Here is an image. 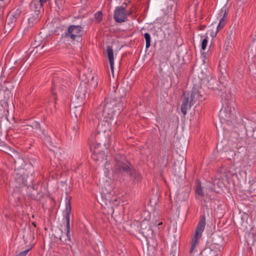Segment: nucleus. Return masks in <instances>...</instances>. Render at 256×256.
I'll return each instance as SVG.
<instances>
[{
    "label": "nucleus",
    "mask_w": 256,
    "mask_h": 256,
    "mask_svg": "<svg viewBox=\"0 0 256 256\" xmlns=\"http://www.w3.org/2000/svg\"><path fill=\"white\" fill-rule=\"evenodd\" d=\"M114 171L116 173H124L132 177L134 182H139L142 180V176L134 169L126 160V157L122 154L115 156Z\"/></svg>",
    "instance_id": "nucleus-3"
},
{
    "label": "nucleus",
    "mask_w": 256,
    "mask_h": 256,
    "mask_svg": "<svg viewBox=\"0 0 256 256\" xmlns=\"http://www.w3.org/2000/svg\"><path fill=\"white\" fill-rule=\"evenodd\" d=\"M224 178L227 180L226 175L224 173H218L216 178L212 181V186L210 182L208 183V188H210V191L218 192L219 190L222 188L224 184Z\"/></svg>",
    "instance_id": "nucleus-7"
},
{
    "label": "nucleus",
    "mask_w": 256,
    "mask_h": 256,
    "mask_svg": "<svg viewBox=\"0 0 256 256\" xmlns=\"http://www.w3.org/2000/svg\"><path fill=\"white\" fill-rule=\"evenodd\" d=\"M24 30H28V28H27L26 30L25 28Z\"/></svg>",
    "instance_id": "nucleus-45"
},
{
    "label": "nucleus",
    "mask_w": 256,
    "mask_h": 256,
    "mask_svg": "<svg viewBox=\"0 0 256 256\" xmlns=\"http://www.w3.org/2000/svg\"><path fill=\"white\" fill-rule=\"evenodd\" d=\"M34 128H40V124L39 122H33L32 125H26V126H22L20 128V130L24 131L25 130H32Z\"/></svg>",
    "instance_id": "nucleus-21"
},
{
    "label": "nucleus",
    "mask_w": 256,
    "mask_h": 256,
    "mask_svg": "<svg viewBox=\"0 0 256 256\" xmlns=\"http://www.w3.org/2000/svg\"><path fill=\"white\" fill-rule=\"evenodd\" d=\"M42 33H38V36H36V38L38 40H40V38L42 37L41 36V34Z\"/></svg>",
    "instance_id": "nucleus-34"
},
{
    "label": "nucleus",
    "mask_w": 256,
    "mask_h": 256,
    "mask_svg": "<svg viewBox=\"0 0 256 256\" xmlns=\"http://www.w3.org/2000/svg\"><path fill=\"white\" fill-rule=\"evenodd\" d=\"M42 134L46 137V144L48 146L50 147V148L52 150V148H56V146L53 145L52 142L50 138L47 134H46L44 130L42 131Z\"/></svg>",
    "instance_id": "nucleus-23"
},
{
    "label": "nucleus",
    "mask_w": 256,
    "mask_h": 256,
    "mask_svg": "<svg viewBox=\"0 0 256 256\" xmlns=\"http://www.w3.org/2000/svg\"><path fill=\"white\" fill-rule=\"evenodd\" d=\"M30 250H27L23 252H21L16 256H26V254Z\"/></svg>",
    "instance_id": "nucleus-32"
},
{
    "label": "nucleus",
    "mask_w": 256,
    "mask_h": 256,
    "mask_svg": "<svg viewBox=\"0 0 256 256\" xmlns=\"http://www.w3.org/2000/svg\"><path fill=\"white\" fill-rule=\"evenodd\" d=\"M208 44V40L207 38H204L202 42V50H205L206 48V46Z\"/></svg>",
    "instance_id": "nucleus-30"
},
{
    "label": "nucleus",
    "mask_w": 256,
    "mask_h": 256,
    "mask_svg": "<svg viewBox=\"0 0 256 256\" xmlns=\"http://www.w3.org/2000/svg\"><path fill=\"white\" fill-rule=\"evenodd\" d=\"M102 14L101 12H98L94 15V18L96 22H99L102 20Z\"/></svg>",
    "instance_id": "nucleus-29"
},
{
    "label": "nucleus",
    "mask_w": 256,
    "mask_h": 256,
    "mask_svg": "<svg viewBox=\"0 0 256 256\" xmlns=\"http://www.w3.org/2000/svg\"><path fill=\"white\" fill-rule=\"evenodd\" d=\"M32 224L34 225V226H36V224H34V222H33Z\"/></svg>",
    "instance_id": "nucleus-43"
},
{
    "label": "nucleus",
    "mask_w": 256,
    "mask_h": 256,
    "mask_svg": "<svg viewBox=\"0 0 256 256\" xmlns=\"http://www.w3.org/2000/svg\"><path fill=\"white\" fill-rule=\"evenodd\" d=\"M92 72H88V74H82L80 75V79L84 82L83 85L86 86V84L92 88H95L98 84V78L96 76L92 74Z\"/></svg>",
    "instance_id": "nucleus-10"
},
{
    "label": "nucleus",
    "mask_w": 256,
    "mask_h": 256,
    "mask_svg": "<svg viewBox=\"0 0 256 256\" xmlns=\"http://www.w3.org/2000/svg\"><path fill=\"white\" fill-rule=\"evenodd\" d=\"M224 243L222 238L220 236H216L213 238L210 248L212 250L220 252L222 249Z\"/></svg>",
    "instance_id": "nucleus-15"
},
{
    "label": "nucleus",
    "mask_w": 256,
    "mask_h": 256,
    "mask_svg": "<svg viewBox=\"0 0 256 256\" xmlns=\"http://www.w3.org/2000/svg\"><path fill=\"white\" fill-rule=\"evenodd\" d=\"M132 14V11L127 12L124 6L117 7L114 11V18L117 22H122L127 20V16Z\"/></svg>",
    "instance_id": "nucleus-11"
},
{
    "label": "nucleus",
    "mask_w": 256,
    "mask_h": 256,
    "mask_svg": "<svg viewBox=\"0 0 256 256\" xmlns=\"http://www.w3.org/2000/svg\"><path fill=\"white\" fill-rule=\"evenodd\" d=\"M144 36L146 42V48H148L150 46L151 38L150 35L149 34V33H144Z\"/></svg>",
    "instance_id": "nucleus-27"
},
{
    "label": "nucleus",
    "mask_w": 256,
    "mask_h": 256,
    "mask_svg": "<svg viewBox=\"0 0 256 256\" xmlns=\"http://www.w3.org/2000/svg\"><path fill=\"white\" fill-rule=\"evenodd\" d=\"M182 168L183 169H184V164H182Z\"/></svg>",
    "instance_id": "nucleus-36"
},
{
    "label": "nucleus",
    "mask_w": 256,
    "mask_h": 256,
    "mask_svg": "<svg viewBox=\"0 0 256 256\" xmlns=\"http://www.w3.org/2000/svg\"><path fill=\"white\" fill-rule=\"evenodd\" d=\"M125 4V6H126V4Z\"/></svg>",
    "instance_id": "nucleus-48"
},
{
    "label": "nucleus",
    "mask_w": 256,
    "mask_h": 256,
    "mask_svg": "<svg viewBox=\"0 0 256 256\" xmlns=\"http://www.w3.org/2000/svg\"><path fill=\"white\" fill-rule=\"evenodd\" d=\"M94 148V152H92V158L96 162L102 163L104 165L105 168L108 170V172L110 170L112 169V168L110 166V164H108L107 160V156L106 154V152L99 150L98 148Z\"/></svg>",
    "instance_id": "nucleus-5"
},
{
    "label": "nucleus",
    "mask_w": 256,
    "mask_h": 256,
    "mask_svg": "<svg viewBox=\"0 0 256 256\" xmlns=\"http://www.w3.org/2000/svg\"><path fill=\"white\" fill-rule=\"evenodd\" d=\"M230 29L231 32L235 31L236 30L234 26L230 27Z\"/></svg>",
    "instance_id": "nucleus-35"
},
{
    "label": "nucleus",
    "mask_w": 256,
    "mask_h": 256,
    "mask_svg": "<svg viewBox=\"0 0 256 256\" xmlns=\"http://www.w3.org/2000/svg\"><path fill=\"white\" fill-rule=\"evenodd\" d=\"M34 20V19L33 17L30 18L28 19L29 26H32Z\"/></svg>",
    "instance_id": "nucleus-33"
},
{
    "label": "nucleus",
    "mask_w": 256,
    "mask_h": 256,
    "mask_svg": "<svg viewBox=\"0 0 256 256\" xmlns=\"http://www.w3.org/2000/svg\"><path fill=\"white\" fill-rule=\"evenodd\" d=\"M48 0H39L40 4H34V7L36 9H37L38 8V6H42L44 4L46 3Z\"/></svg>",
    "instance_id": "nucleus-31"
},
{
    "label": "nucleus",
    "mask_w": 256,
    "mask_h": 256,
    "mask_svg": "<svg viewBox=\"0 0 256 256\" xmlns=\"http://www.w3.org/2000/svg\"><path fill=\"white\" fill-rule=\"evenodd\" d=\"M74 130H76V132L77 128L76 127L74 128Z\"/></svg>",
    "instance_id": "nucleus-39"
},
{
    "label": "nucleus",
    "mask_w": 256,
    "mask_h": 256,
    "mask_svg": "<svg viewBox=\"0 0 256 256\" xmlns=\"http://www.w3.org/2000/svg\"><path fill=\"white\" fill-rule=\"evenodd\" d=\"M82 30V28L80 26H74L72 25L68 27V32H72L74 31H76V32H80Z\"/></svg>",
    "instance_id": "nucleus-25"
},
{
    "label": "nucleus",
    "mask_w": 256,
    "mask_h": 256,
    "mask_svg": "<svg viewBox=\"0 0 256 256\" xmlns=\"http://www.w3.org/2000/svg\"><path fill=\"white\" fill-rule=\"evenodd\" d=\"M124 108L122 104H118L114 100L106 99L96 110L95 116L98 119L112 120L114 115H118Z\"/></svg>",
    "instance_id": "nucleus-2"
},
{
    "label": "nucleus",
    "mask_w": 256,
    "mask_h": 256,
    "mask_svg": "<svg viewBox=\"0 0 256 256\" xmlns=\"http://www.w3.org/2000/svg\"><path fill=\"white\" fill-rule=\"evenodd\" d=\"M208 83V87L218 92V94L220 96L221 101L223 104V107L219 112V117L222 122L234 120L236 114L234 104L232 102L228 101L229 96L226 94L225 86L216 80L209 81Z\"/></svg>",
    "instance_id": "nucleus-1"
},
{
    "label": "nucleus",
    "mask_w": 256,
    "mask_h": 256,
    "mask_svg": "<svg viewBox=\"0 0 256 256\" xmlns=\"http://www.w3.org/2000/svg\"><path fill=\"white\" fill-rule=\"evenodd\" d=\"M148 244L150 246V242L148 241Z\"/></svg>",
    "instance_id": "nucleus-42"
},
{
    "label": "nucleus",
    "mask_w": 256,
    "mask_h": 256,
    "mask_svg": "<svg viewBox=\"0 0 256 256\" xmlns=\"http://www.w3.org/2000/svg\"><path fill=\"white\" fill-rule=\"evenodd\" d=\"M72 212V208L70 206V198H66V208L64 210V216L66 219V238L67 240L70 242L71 240L70 235V214Z\"/></svg>",
    "instance_id": "nucleus-8"
},
{
    "label": "nucleus",
    "mask_w": 256,
    "mask_h": 256,
    "mask_svg": "<svg viewBox=\"0 0 256 256\" xmlns=\"http://www.w3.org/2000/svg\"><path fill=\"white\" fill-rule=\"evenodd\" d=\"M82 105L78 104V106H75L74 108L71 109L72 112L74 114L76 118L80 116L82 108H81Z\"/></svg>",
    "instance_id": "nucleus-24"
},
{
    "label": "nucleus",
    "mask_w": 256,
    "mask_h": 256,
    "mask_svg": "<svg viewBox=\"0 0 256 256\" xmlns=\"http://www.w3.org/2000/svg\"><path fill=\"white\" fill-rule=\"evenodd\" d=\"M82 36V35L78 34L76 35L74 34L73 33H65L64 35L62 36V37L64 38H71L72 40H78Z\"/></svg>",
    "instance_id": "nucleus-22"
},
{
    "label": "nucleus",
    "mask_w": 256,
    "mask_h": 256,
    "mask_svg": "<svg viewBox=\"0 0 256 256\" xmlns=\"http://www.w3.org/2000/svg\"><path fill=\"white\" fill-rule=\"evenodd\" d=\"M225 24H226V20H225L224 18V16L223 18H222L220 19V21L219 22V24H218V26L216 27V32H218V31L222 30V28L224 26Z\"/></svg>",
    "instance_id": "nucleus-26"
},
{
    "label": "nucleus",
    "mask_w": 256,
    "mask_h": 256,
    "mask_svg": "<svg viewBox=\"0 0 256 256\" xmlns=\"http://www.w3.org/2000/svg\"><path fill=\"white\" fill-rule=\"evenodd\" d=\"M58 23L57 20L52 21L50 23L48 24L46 26L50 29L52 32H56L58 30Z\"/></svg>",
    "instance_id": "nucleus-20"
},
{
    "label": "nucleus",
    "mask_w": 256,
    "mask_h": 256,
    "mask_svg": "<svg viewBox=\"0 0 256 256\" xmlns=\"http://www.w3.org/2000/svg\"><path fill=\"white\" fill-rule=\"evenodd\" d=\"M26 24V22H24L22 23V26H25Z\"/></svg>",
    "instance_id": "nucleus-37"
},
{
    "label": "nucleus",
    "mask_w": 256,
    "mask_h": 256,
    "mask_svg": "<svg viewBox=\"0 0 256 256\" xmlns=\"http://www.w3.org/2000/svg\"><path fill=\"white\" fill-rule=\"evenodd\" d=\"M106 138H102L99 140H96V136H95L94 140H92V144L90 146V149L92 152H94V148H98L99 150H102V146H113L112 141L110 140V138H108V142H106L105 140Z\"/></svg>",
    "instance_id": "nucleus-13"
},
{
    "label": "nucleus",
    "mask_w": 256,
    "mask_h": 256,
    "mask_svg": "<svg viewBox=\"0 0 256 256\" xmlns=\"http://www.w3.org/2000/svg\"><path fill=\"white\" fill-rule=\"evenodd\" d=\"M216 34H217V33H214V34H212V37H214V36L215 37V36H216Z\"/></svg>",
    "instance_id": "nucleus-38"
},
{
    "label": "nucleus",
    "mask_w": 256,
    "mask_h": 256,
    "mask_svg": "<svg viewBox=\"0 0 256 256\" xmlns=\"http://www.w3.org/2000/svg\"><path fill=\"white\" fill-rule=\"evenodd\" d=\"M190 100L188 94L186 95V93H184L181 107L182 112L184 115L186 114L187 110L192 106H190Z\"/></svg>",
    "instance_id": "nucleus-16"
},
{
    "label": "nucleus",
    "mask_w": 256,
    "mask_h": 256,
    "mask_svg": "<svg viewBox=\"0 0 256 256\" xmlns=\"http://www.w3.org/2000/svg\"><path fill=\"white\" fill-rule=\"evenodd\" d=\"M202 88L194 86L192 90L190 97V106H193L196 102H202L204 99L202 94H201Z\"/></svg>",
    "instance_id": "nucleus-12"
},
{
    "label": "nucleus",
    "mask_w": 256,
    "mask_h": 256,
    "mask_svg": "<svg viewBox=\"0 0 256 256\" xmlns=\"http://www.w3.org/2000/svg\"><path fill=\"white\" fill-rule=\"evenodd\" d=\"M254 238H253L252 241H254Z\"/></svg>",
    "instance_id": "nucleus-46"
},
{
    "label": "nucleus",
    "mask_w": 256,
    "mask_h": 256,
    "mask_svg": "<svg viewBox=\"0 0 256 256\" xmlns=\"http://www.w3.org/2000/svg\"><path fill=\"white\" fill-rule=\"evenodd\" d=\"M206 225V219L202 218L198 223L195 230L194 236L192 240V246L190 250V253H192L195 250L196 245L198 242V240L202 236V233Z\"/></svg>",
    "instance_id": "nucleus-6"
},
{
    "label": "nucleus",
    "mask_w": 256,
    "mask_h": 256,
    "mask_svg": "<svg viewBox=\"0 0 256 256\" xmlns=\"http://www.w3.org/2000/svg\"><path fill=\"white\" fill-rule=\"evenodd\" d=\"M106 56L108 59L112 73L114 76V52L112 46H108L106 50Z\"/></svg>",
    "instance_id": "nucleus-17"
},
{
    "label": "nucleus",
    "mask_w": 256,
    "mask_h": 256,
    "mask_svg": "<svg viewBox=\"0 0 256 256\" xmlns=\"http://www.w3.org/2000/svg\"><path fill=\"white\" fill-rule=\"evenodd\" d=\"M99 120L97 127L96 138L99 140L102 138H109L110 128V120L106 119H98Z\"/></svg>",
    "instance_id": "nucleus-4"
},
{
    "label": "nucleus",
    "mask_w": 256,
    "mask_h": 256,
    "mask_svg": "<svg viewBox=\"0 0 256 256\" xmlns=\"http://www.w3.org/2000/svg\"><path fill=\"white\" fill-rule=\"evenodd\" d=\"M196 193L199 196L202 197L208 195V192L210 191V188H208V186L204 188V190L200 184H198L196 188Z\"/></svg>",
    "instance_id": "nucleus-19"
},
{
    "label": "nucleus",
    "mask_w": 256,
    "mask_h": 256,
    "mask_svg": "<svg viewBox=\"0 0 256 256\" xmlns=\"http://www.w3.org/2000/svg\"><path fill=\"white\" fill-rule=\"evenodd\" d=\"M247 241H248H248H250V240H249L248 238Z\"/></svg>",
    "instance_id": "nucleus-47"
},
{
    "label": "nucleus",
    "mask_w": 256,
    "mask_h": 256,
    "mask_svg": "<svg viewBox=\"0 0 256 256\" xmlns=\"http://www.w3.org/2000/svg\"><path fill=\"white\" fill-rule=\"evenodd\" d=\"M16 181L20 184H24L26 182L25 176H18L16 174Z\"/></svg>",
    "instance_id": "nucleus-28"
},
{
    "label": "nucleus",
    "mask_w": 256,
    "mask_h": 256,
    "mask_svg": "<svg viewBox=\"0 0 256 256\" xmlns=\"http://www.w3.org/2000/svg\"><path fill=\"white\" fill-rule=\"evenodd\" d=\"M156 246V245H155V246H153L154 248H155V246Z\"/></svg>",
    "instance_id": "nucleus-44"
},
{
    "label": "nucleus",
    "mask_w": 256,
    "mask_h": 256,
    "mask_svg": "<svg viewBox=\"0 0 256 256\" xmlns=\"http://www.w3.org/2000/svg\"><path fill=\"white\" fill-rule=\"evenodd\" d=\"M252 238L254 237V234H252Z\"/></svg>",
    "instance_id": "nucleus-49"
},
{
    "label": "nucleus",
    "mask_w": 256,
    "mask_h": 256,
    "mask_svg": "<svg viewBox=\"0 0 256 256\" xmlns=\"http://www.w3.org/2000/svg\"><path fill=\"white\" fill-rule=\"evenodd\" d=\"M86 92V86L81 84L75 94V96L77 100L76 102L78 104L82 105L84 103Z\"/></svg>",
    "instance_id": "nucleus-14"
},
{
    "label": "nucleus",
    "mask_w": 256,
    "mask_h": 256,
    "mask_svg": "<svg viewBox=\"0 0 256 256\" xmlns=\"http://www.w3.org/2000/svg\"><path fill=\"white\" fill-rule=\"evenodd\" d=\"M16 21V18L12 15H8L6 19V24L5 26L6 32L11 31L14 26V22Z\"/></svg>",
    "instance_id": "nucleus-18"
},
{
    "label": "nucleus",
    "mask_w": 256,
    "mask_h": 256,
    "mask_svg": "<svg viewBox=\"0 0 256 256\" xmlns=\"http://www.w3.org/2000/svg\"><path fill=\"white\" fill-rule=\"evenodd\" d=\"M60 239L62 241V236H60Z\"/></svg>",
    "instance_id": "nucleus-40"
},
{
    "label": "nucleus",
    "mask_w": 256,
    "mask_h": 256,
    "mask_svg": "<svg viewBox=\"0 0 256 256\" xmlns=\"http://www.w3.org/2000/svg\"><path fill=\"white\" fill-rule=\"evenodd\" d=\"M126 88L124 87H120L119 88H115L114 86L111 90L110 96L112 97V100H114L116 102L118 99H120V102L118 104H122L124 106L125 102L124 97L126 96Z\"/></svg>",
    "instance_id": "nucleus-9"
},
{
    "label": "nucleus",
    "mask_w": 256,
    "mask_h": 256,
    "mask_svg": "<svg viewBox=\"0 0 256 256\" xmlns=\"http://www.w3.org/2000/svg\"><path fill=\"white\" fill-rule=\"evenodd\" d=\"M160 224H162V222L158 223V226H160Z\"/></svg>",
    "instance_id": "nucleus-41"
}]
</instances>
